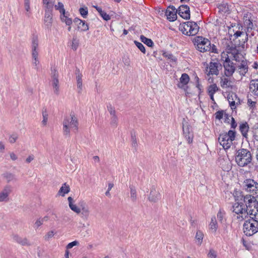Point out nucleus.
Instances as JSON below:
<instances>
[{
  "instance_id": "nucleus-1",
  "label": "nucleus",
  "mask_w": 258,
  "mask_h": 258,
  "mask_svg": "<svg viewBox=\"0 0 258 258\" xmlns=\"http://www.w3.org/2000/svg\"><path fill=\"white\" fill-rule=\"evenodd\" d=\"M235 162L239 167H245L250 164L252 161V155L250 152L246 149H240L236 152Z\"/></svg>"
},
{
  "instance_id": "nucleus-2",
  "label": "nucleus",
  "mask_w": 258,
  "mask_h": 258,
  "mask_svg": "<svg viewBox=\"0 0 258 258\" xmlns=\"http://www.w3.org/2000/svg\"><path fill=\"white\" fill-rule=\"evenodd\" d=\"M236 132L230 130L228 133H223L219 135L218 141L225 150L229 149L235 140Z\"/></svg>"
},
{
  "instance_id": "nucleus-3",
  "label": "nucleus",
  "mask_w": 258,
  "mask_h": 258,
  "mask_svg": "<svg viewBox=\"0 0 258 258\" xmlns=\"http://www.w3.org/2000/svg\"><path fill=\"white\" fill-rule=\"evenodd\" d=\"M244 233L250 236L258 232V222L253 218H249L245 221L243 225Z\"/></svg>"
},
{
  "instance_id": "nucleus-4",
  "label": "nucleus",
  "mask_w": 258,
  "mask_h": 258,
  "mask_svg": "<svg viewBox=\"0 0 258 258\" xmlns=\"http://www.w3.org/2000/svg\"><path fill=\"white\" fill-rule=\"evenodd\" d=\"M244 205L246 213L247 214H252L256 209H257L258 201L256 200V197L251 195H246Z\"/></svg>"
},
{
  "instance_id": "nucleus-5",
  "label": "nucleus",
  "mask_w": 258,
  "mask_h": 258,
  "mask_svg": "<svg viewBox=\"0 0 258 258\" xmlns=\"http://www.w3.org/2000/svg\"><path fill=\"white\" fill-rule=\"evenodd\" d=\"M195 45H196L197 49L202 52L209 51L208 46L211 44L210 41L203 36H197L193 40Z\"/></svg>"
},
{
  "instance_id": "nucleus-6",
  "label": "nucleus",
  "mask_w": 258,
  "mask_h": 258,
  "mask_svg": "<svg viewBox=\"0 0 258 258\" xmlns=\"http://www.w3.org/2000/svg\"><path fill=\"white\" fill-rule=\"evenodd\" d=\"M182 131L184 138L190 144L192 143L194 139V132L192 126L186 121L184 118L182 120Z\"/></svg>"
},
{
  "instance_id": "nucleus-7",
  "label": "nucleus",
  "mask_w": 258,
  "mask_h": 258,
  "mask_svg": "<svg viewBox=\"0 0 258 258\" xmlns=\"http://www.w3.org/2000/svg\"><path fill=\"white\" fill-rule=\"evenodd\" d=\"M243 187L247 192H252L253 195L258 192V183L252 179H246L244 181Z\"/></svg>"
},
{
  "instance_id": "nucleus-8",
  "label": "nucleus",
  "mask_w": 258,
  "mask_h": 258,
  "mask_svg": "<svg viewBox=\"0 0 258 258\" xmlns=\"http://www.w3.org/2000/svg\"><path fill=\"white\" fill-rule=\"evenodd\" d=\"M223 67L225 70V75L227 77L232 76L235 71V64L231 61L229 56L226 57Z\"/></svg>"
},
{
  "instance_id": "nucleus-9",
  "label": "nucleus",
  "mask_w": 258,
  "mask_h": 258,
  "mask_svg": "<svg viewBox=\"0 0 258 258\" xmlns=\"http://www.w3.org/2000/svg\"><path fill=\"white\" fill-rule=\"evenodd\" d=\"M183 24H186L187 28H189L188 32H185L186 35L194 36L198 33L200 27L196 22L194 21H187L183 22Z\"/></svg>"
},
{
  "instance_id": "nucleus-10",
  "label": "nucleus",
  "mask_w": 258,
  "mask_h": 258,
  "mask_svg": "<svg viewBox=\"0 0 258 258\" xmlns=\"http://www.w3.org/2000/svg\"><path fill=\"white\" fill-rule=\"evenodd\" d=\"M178 14L182 18L188 20L190 18V8L186 5H182L177 9Z\"/></svg>"
},
{
  "instance_id": "nucleus-11",
  "label": "nucleus",
  "mask_w": 258,
  "mask_h": 258,
  "mask_svg": "<svg viewBox=\"0 0 258 258\" xmlns=\"http://www.w3.org/2000/svg\"><path fill=\"white\" fill-rule=\"evenodd\" d=\"M107 110L110 115V124L115 127L117 126L118 124V117L116 114V111L114 107L111 104H108L107 106Z\"/></svg>"
},
{
  "instance_id": "nucleus-12",
  "label": "nucleus",
  "mask_w": 258,
  "mask_h": 258,
  "mask_svg": "<svg viewBox=\"0 0 258 258\" xmlns=\"http://www.w3.org/2000/svg\"><path fill=\"white\" fill-rule=\"evenodd\" d=\"M38 45L39 40L37 35H33L32 38V56L37 57L38 56Z\"/></svg>"
},
{
  "instance_id": "nucleus-13",
  "label": "nucleus",
  "mask_w": 258,
  "mask_h": 258,
  "mask_svg": "<svg viewBox=\"0 0 258 258\" xmlns=\"http://www.w3.org/2000/svg\"><path fill=\"white\" fill-rule=\"evenodd\" d=\"M189 80V77L187 74H182L180 78V83L177 84L178 87L184 89L186 92L188 87L185 86L188 83Z\"/></svg>"
},
{
  "instance_id": "nucleus-14",
  "label": "nucleus",
  "mask_w": 258,
  "mask_h": 258,
  "mask_svg": "<svg viewBox=\"0 0 258 258\" xmlns=\"http://www.w3.org/2000/svg\"><path fill=\"white\" fill-rule=\"evenodd\" d=\"M160 193L156 190L155 187L153 186L151 189L150 195L148 197V200L152 203H156L159 200Z\"/></svg>"
},
{
  "instance_id": "nucleus-15",
  "label": "nucleus",
  "mask_w": 258,
  "mask_h": 258,
  "mask_svg": "<svg viewBox=\"0 0 258 258\" xmlns=\"http://www.w3.org/2000/svg\"><path fill=\"white\" fill-rule=\"evenodd\" d=\"M53 22L52 13H50L49 11L45 12L44 18V23L46 28L50 29Z\"/></svg>"
},
{
  "instance_id": "nucleus-16",
  "label": "nucleus",
  "mask_w": 258,
  "mask_h": 258,
  "mask_svg": "<svg viewBox=\"0 0 258 258\" xmlns=\"http://www.w3.org/2000/svg\"><path fill=\"white\" fill-rule=\"evenodd\" d=\"M233 212L237 214L246 213L245 205L243 202L236 203L233 205Z\"/></svg>"
},
{
  "instance_id": "nucleus-17",
  "label": "nucleus",
  "mask_w": 258,
  "mask_h": 258,
  "mask_svg": "<svg viewBox=\"0 0 258 258\" xmlns=\"http://www.w3.org/2000/svg\"><path fill=\"white\" fill-rule=\"evenodd\" d=\"M220 66L221 68L222 67L221 64L217 62H211L210 63V71L208 73V75H218L219 74V70L218 69V66Z\"/></svg>"
},
{
  "instance_id": "nucleus-18",
  "label": "nucleus",
  "mask_w": 258,
  "mask_h": 258,
  "mask_svg": "<svg viewBox=\"0 0 258 258\" xmlns=\"http://www.w3.org/2000/svg\"><path fill=\"white\" fill-rule=\"evenodd\" d=\"M177 14H178L177 10L176 11L166 10L165 12V15L166 16L167 19L170 22H174L177 19Z\"/></svg>"
},
{
  "instance_id": "nucleus-19",
  "label": "nucleus",
  "mask_w": 258,
  "mask_h": 258,
  "mask_svg": "<svg viewBox=\"0 0 258 258\" xmlns=\"http://www.w3.org/2000/svg\"><path fill=\"white\" fill-rule=\"evenodd\" d=\"M251 14L250 13H247L244 14L243 17L244 24L247 26V29H252L253 24L252 20H251Z\"/></svg>"
},
{
  "instance_id": "nucleus-20",
  "label": "nucleus",
  "mask_w": 258,
  "mask_h": 258,
  "mask_svg": "<svg viewBox=\"0 0 258 258\" xmlns=\"http://www.w3.org/2000/svg\"><path fill=\"white\" fill-rule=\"evenodd\" d=\"M14 240L22 245H31V243L29 242L26 238H22L18 235H15L14 237Z\"/></svg>"
},
{
  "instance_id": "nucleus-21",
  "label": "nucleus",
  "mask_w": 258,
  "mask_h": 258,
  "mask_svg": "<svg viewBox=\"0 0 258 258\" xmlns=\"http://www.w3.org/2000/svg\"><path fill=\"white\" fill-rule=\"evenodd\" d=\"M217 8L218 9V12L222 14L229 13V9L227 3L219 4L217 5Z\"/></svg>"
},
{
  "instance_id": "nucleus-22",
  "label": "nucleus",
  "mask_w": 258,
  "mask_h": 258,
  "mask_svg": "<svg viewBox=\"0 0 258 258\" xmlns=\"http://www.w3.org/2000/svg\"><path fill=\"white\" fill-rule=\"evenodd\" d=\"M93 7L98 11L104 20L107 21L110 19V16L108 15L106 12L102 11L101 8L97 6H94Z\"/></svg>"
},
{
  "instance_id": "nucleus-23",
  "label": "nucleus",
  "mask_w": 258,
  "mask_h": 258,
  "mask_svg": "<svg viewBox=\"0 0 258 258\" xmlns=\"http://www.w3.org/2000/svg\"><path fill=\"white\" fill-rule=\"evenodd\" d=\"M249 126L246 122L242 123L239 126V130L241 133L242 136L244 137H246L247 132L248 131Z\"/></svg>"
},
{
  "instance_id": "nucleus-24",
  "label": "nucleus",
  "mask_w": 258,
  "mask_h": 258,
  "mask_svg": "<svg viewBox=\"0 0 258 258\" xmlns=\"http://www.w3.org/2000/svg\"><path fill=\"white\" fill-rule=\"evenodd\" d=\"M70 188L69 185H67L66 183H64L62 185V186L60 188L58 194L63 197L64 196L65 194H67L70 192Z\"/></svg>"
},
{
  "instance_id": "nucleus-25",
  "label": "nucleus",
  "mask_w": 258,
  "mask_h": 258,
  "mask_svg": "<svg viewBox=\"0 0 258 258\" xmlns=\"http://www.w3.org/2000/svg\"><path fill=\"white\" fill-rule=\"evenodd\" d=\"M140 39L142 42L149 47H152L154 45V42L151 39L147 38L143 35H141Z\"/></svg>"
},
{
  "instance_id": "nucleus-26",
  "label": "nucleus",
  "mask_w": 258,
  "mask_h": 258,
  "mask_svg": "<svg viewBox=\"0 0 258 258\" xmlns=\"http://www.w3.org/2000/svg\"><path fill=\"white\" fill-rule=\"evenodd\" d=\"M71 117V121L70 123L72 127H75V129L77 131L78 129V121L77 118L75 117L74 114L71 113L70 114Z\"/></svg>"
},
{
  "instance_id": "nucleus-27",
  "label": "nucleus",
  "mask_w": 258,
  "mask_h": 258,
  "mask_svg": "<svg viewBox=\"0 0 258 258\" xmlns=\"http://www.w3.org/2000/svg\"><path fill=\"white\" fill-rule=\"evenodd\" d=\"M230 81L228 78H221L220 85L222 88L225 87L232 88V86L230 85Z\"/></svg>"
},
{
  "instance_id": "nucleus-28",
  "label": "nucleus",
  "mask_w": 258,
  "mask_h": 258,
  "mask_svg": "<svg viewBox=\"0 0 258 258\" xmlns=\"http://www.w3.org/2000/svg\"><path fill=\"white\" fill-rule=\"evenodd\" d=\"M210 228L212 230H213L214 232H216L218 228V224L216 219L215 217H213L211 218V221L209 225Z\"/></svg>"
},
{
  "instance_id": "nucleus-29",
  "label": "nucleus",
  "mask_w": 258,
  "mask_h": 258,
  "mask_svg": "<svg viewBox=\"0 0 258 258\" xmlns=\"http://www.w3.org/2000/svg\"><path fill=\"white\" fill-rule=\"evenodd\" d=\"M82 74H79V75H78L76 76L77 87H78V88L79 89L78 91L79 93H81L82 90Z\"/></svg>"
},
{
  "instance_id": "nucleus-30",
  "label": "nucleus",
  "mask_w": 258,
  "mask_h": 258,
  "mask_svg": "<svg viewBox=\"0 0 258 258\" xmlns=\"http://www.w3.org/2000/svg\"><path fill=\"white\" fill-rule=\"evenodd\" d=\"M163 56L166 58H167V59H170L171 61L174 62L175 63L177 62V58L173 56V55L169 53L168 52H164L163 53Z\"/></svg>"
},
{
  "instance_id": "nucleus-31",
  "label": "nucleus",
  "mask_w": 258,
  "mask_h": 258,
  "mask_svg": "<svg viewBox=\"0 0 258 258\" xmlns=\"http://www.w3.org/2000/svg\"><path fill=\"white\" fill-rule=\"evenodd\" d=\"M218 90L219 88L217 86V85L213 84L208 87V94H214Z\"/></svg>"
},
{
  "instance_id": "nucleus-32",
  "label": "nucleus",
  "mask_w": 258,
  "mask_h": 258,
  "mask_svg": "<svg viewBox=\"0 0 258 258\" xmlns=\"http://www.w3.org/2000/svg\"><path fill=\"white\" fill-rule=\"evenodd\" d=\"M131 198L133 202H135L137 199V192L135 187L133 185L130 186Z\"/></svg>"
},
{
  "instance_id": "nucleus-33",
  "label": "nucleus",
  "mask_w": 258,
  "mask_h": 258,
  "mask_svg": "<svg viewBox=\"0 0 258 258\" xmlns=\"http://www.w3.org/2000/svg\"><path fill=\"white\" fill-rule=\"evenodd\" d=\"M52 85L54 89V92L56 95L59 94V81L58 79H55L52 81Z\"/></svg>"
},
{
  "instance_id": "nucleus-34",
  "label": "nucleus",
  "mask_w": 258,
  "mask_h": 258,
  "mask_svg": "<svg viewBox=\"0 0 258 258\" xmlns=\"http://www.w3.org/2000/svg\"><path fill=\"white\" fill-rule=\"evenodd\" d=\"M24 6L27 12L26 15L29 17L30 12V0H24Z\"/></svg>"
},
{
  "instance_id": "nucleus-35",
  "label": "nucleus",
  "mask_w": 258,
  "mask_h": 258,
  "mask_svg": "<svg viewBox=\"0 0 258 258\" xmlns=\"http://www.w3.org/2000/svg\"><path fill=\"white\" fill-rule=\"evenodd\" d=\"M83 21L84 22V26L83 25V23H79L78 29V30H80L81 31H86L89 30V26L85 20H83Z\"/></svg>"
},
{
  "instance_id": "nucleus-36",
  "label": "nucleus",
  "mask_w": 258,
  "mask_h": 258,
  "mask_svg": "<svg viewBox=\"0 0 258 258\" xmlns=\"http://www.w3.org/2000/svg\"><path fill=\"white\" fill-rule=\"evenodd\" d=\"M204 234L203 232L199 230L197 232L195 238L198 241V244L201 245L203 239Z\"/></svg>"
},
{
  "instance_id": "nucleus-37",
  "label": "nucleus",
  "mask_w": 258,
  "mask_h": 258,
  "mask_svg": "<svg viewBox=\"0 0 258 258\" xmlns=\"http://www.w3.org/2000/svg\"><path fill=\"white\" fill-rule=\"evenodd\" d=\"M79 12L83 18H86L88 14L87 7H83L79 9Z\"/></svg>"
},
{
  "instance_id": "nucleus-38",
  "label": "nucleus",
  "mask_w": 258,
  "mask_h": 258,
  "mask_svg": "<svg viewBox=\"0 0 258 258\" xmlns=\"http://www.w3.org/2000/svg\"><path fill=\"white\" fill-rule=\"evenodd\" d=\"M134 43L136 46L140 50V51L144 54L146 53V49L144 45L141 43L137 40L134 41Z\"/></svg>"
},
{
  "instance_id": "nucleus-39",
  "label": "nucleus",
  "mask_w": 258,
  "mask_h": 258,
  "mask_svg": "<svg viewBox=\"0 0 258 258\" xmlns=\"http://www.w3.org/2000/svg\"><path fill=\"white\" fill-rule=\"evenodd\" d=\"M4 176L10 182L15 179V175L10 172H6L4 174Z\"/></svg>"
},
{
  "instance_id": "nucleus-40",
  "label": "nucleus",
  "mask_w": 258,
  "mask_h": 258,
  "mask_svg": "<svg viewBox=\"0 0 258 258\" xmlns=\"http://www.w3.org/2000/svg\"><path fill=\"white\" fill-rule=\"evenodd\" d=\"M79 46V40L77 38L74 37L72 40V48L74 50H76Z\"/></svg>"
},
{
  "instance_id": "nucleus-41",
  "label": "nucleus",
  "mask_w": 258,
  "mask_h": 258,
  "mask_svg": "<svg viewBox=\"0 0 258 258\" xmlns=\"http://www.w3.org/2000/svg\"><path fill=\"white\" fill-rule=\"evenodd\" d=\"M225 215V212L224 211H222L221 210H220L218 213H217V218L218 220L221 222H223V220L224 218V216Z\"/></svg>"
},
{
  "instance_id": "nucleus-42",
  "label": "nucleus",
  "mask_w": 258,
  "mask_h": 258,
  "mask_svg": "<svg viewBox=\"0 0 258 258\" xmlns=\"http://www.w3.org/2000/svg\"><path fill=\"white\" fill-rule=\"evenodd\" d=\"M131 134L132 145L134 147H136L137 146L138 144H137V141L136 136L135 133L134 132L132 131Z\"/></svg>"
},
{
  "instance_id": "nucleus-43",
  "label": "nucleus",
  "mask_w": 258,
  "mask_h": 258,
  "mask_svg": "<svg viewBox=\"0 0 258 258\" xmlns=\"http://www.w3.org/2000/svg\"><path fill=\"white\" fill-rule=\"evenodd\" d=\"M60 19L62 22H64L67 25L70 26L72 24V20L71 18H68L67 16L63 17H61Z\"/></svg>"
},
{
  "instance_id": "nucleus-44",
  "label": "nucleus",
  "mask_w": 258,
  "mask_h": 258,
  "mask_svg": "<svg viewBox=\"0 0 258 258\" xmlns=\"http://www.w3.org/2000/svg\"><path fill=\"white\" fill-rule=\"evenodd\" d=\"M55 233H56V232H54V231L53 230H51V231H48L46 233V234L44 236V239L46 241L49 240V239L52 238L54 235V234Z\"/></svg>"
},
{
  "instance_id": "nucleus-45",
  "label": "nucleus",
  "mask_w": 258,
  "mask_h": 258,
  "mask_svg": "<svg viewBox=\"0 0 258 258\" xmlns=\"http://www.w3.org/2000/svg\"><path fill=\"white\" fill-rule=\"evenodd\" d=\"M51 77L52 81L55 79H58V74L56 69H51Z\"/></svg>"
},
{
  "instance_id": "nucleus-46",
  "label": "nucleus",
  "mask_w": 258,
  "mask_h": 258,
  "mask_svg": "<svg viewBox=\"0 0 258 258\" xmlns=\"http://www.w3.org/2000/svg\"><path fill=\"white\" fill-rule=\"evenodd\" d=\"M234 198L236 203L243 202L244 203V202L246 199V195L243 194L241 195V196H236Z\"/></svg>"
},
{
  "instance_id": "nucleus-47",
  "label": "nucleus",
  "mask_w": 258,
  "mask_h": 258,
  "mask_svg": "<svg viewBox=\"0 0 258 258\" xmlns=\"http://www.w3.org/2000/svg\"><path fill=\"white\" fill-rule=\"evenodd\" d=\"M18 138V136L17 134H13L10 136L9 141L10 143L13 144L16 142Z\"/></svg>"
},
{
  "instance_id": "nucleus-48",
  "label": "nucleus",
  "mask_w": 258,
  "mask_h": 258,
  "mask_svg": "<svg viewBox=\"0 0 258 258\" xmlns=\"http://www.w3.org/2000/svg\"><path fill=\"white\" fill-rule=\"evenodd\" d=\"M45 12L49 11L50 13H52L53 8V4L51 3H48V4H45Z\"/></svg>"
},
{
  "instance_id": "nucleus-49",
  "label": "nucleus",
  "mask_w": 258,
  "mask_h": 258,
  "mask_svg": "<svg viewBox=\"0 0 258 258\" xmlns=\"http://www.w3.org/2000/svg\"><path fill=\"white\" fill-rule=\"evenodd\" d=\"M79 244V242L78 241L75 240L73 242H71L66 246V250H69V249L72 248L73 246L78 245Z\"/></svg>"
},
{
  "instance_id": "nucleus-50",
  "label": "nucleus",
  "mask_w": 258,
  "mask_h": 258,
  "mask_svg": "<svg viewBox=\"0 0 258 258\" xmlns=\"http://www.w3.org/2000/svg\"><path fill=\"white\" fill-rule=\"evenodd\" d=\"M188 28H187L186 24H183V23H182V24H180L179 29L183 34L185 35V32H188V31H187Z\"/></svg>"
},
{
  "instance_id": "nucleus-51",
  "label": "nucleus",
  "mask_w": 258,
  "mask_h": 258,
  "mask_svg": "<svg viewBox=\"0 0 258 258\" xmlns=\"http://www.w3.org/2000/svg\"><path fill=\"white\" fill-rule=\"evenodd\" d=\"M42 115L43 119L42 121V123L43 125H46L48 119V114L47 113L46 109L44 111H43Z\"/></svg>"
},
{
  "instance_id": "nucleus-52",
  "label": "nucleus",
  "mask_w": 258,
  "mask_h": 258,
  "mask_svg": "<svg viewBox=\"0 0 258 258\" xmlns=\"http://www.w3.org/2000/svg\"><path fill=\"white\" fill-rule=\"evenodd\" d=\"M12 191V187L10 185H7L5 187L2 192H4V194H6L8 196H9V194Z\"/></svg>"
},
{
  "instance_id": "nucleus-53",
  "label": "nucleus",
  "mask_w": 258,
  "mask_h": 258,
  "mask_svg": "<svg viewBox=\"0 0 258 258\" xmlns=\"http://www.w3.org/2000/svg\"><path fill=\"white\" fill-rule=\"evenodd\" d=\"M70 209L73 211L74 212H76L77 214H79L81 212V210L80 208H79L76 205L71 204L69 206Z\"/></svg>"
},
{
  "instance_id": "nucleus-54",
  "label": "nucleus",
  "mask_w": 258,
  "mask_h": 258,
  "mask_svg": "<svg viewBox=\"0 0 258 258\" xmlns=\"http://www.w3.org/2000/svg\"><path fill=\"white\" fill-rule=\"evenodd\" d=\"M250 216H252V217L250 216V218H253L255 220H256V221L258 222V209H256L255 211H254L252 214H248Z\"/></svg>"
},
{
  "instance_id": "nucleus-55",
  "label": "nucleus",
  "mask_w": 258,
  "mask_h": 258,
  "mask_svg": "<svg viewBox=\"0 0 258 258\" xmlns=\"http://www.w3.org/2000/svg\"><path fill=\"white\" fill-rule=\"evenodd\" d=\"M208 47H209V49H210V50L209 51H210L211 52L215 53H218V50H217L216 46L215 45H214V44L211 45V44H210V46H208Z\"/></svg>"
},
{
  "instance_id": "nucleus-56",
  "label": "nucleus",
  "mask_w": 258,
  "mask_h": 258,
  "mask_svg": "<svg viewBox=\"0 0 258 258\" xmlns=\"http://www.w3.org/2000/svg\"><path fill=\"white\" fill-rule=\"evenodd\" d=\"M223 110H219L215 113V118L217 119L220 120L223 116Z\"/></svg>"
},
{
  "instance_id": "nucleus-57",
  "label": "nucleus",
  "mask_w": 258,
  "mask_h": 258,
  "mask_svg": "<svg viewBox=\"0 0 258 258\" xmlns=\"http://www.w3.org/2000/svg\"><path fill=\"white\" fill-rule=\"evenodd\" d=\"M237 98H238V96L235 93L232 92L231 94H229L228 95V100L229 99L230 100H236Z\"/></svg>"
},
{
  "instance_id": "nucleus-58",
  "label": "nucleus",
  "mask_w": 258,
  "mask_h": 258,
  "mask_svg": "<svg viewBox=\"0 0 258 258\" xmlns=\"http://www.w3.org/2000/svg\"><path fill=\"white\" fill-rule=\"evenodd\" d=\"M8 197V196L6 194L1 192L0 193V202L7 201Z\"/></svg>"
},
{
  "instance_id": "nucleus-59",
  "label": "nucleus",
  "mask_w": 258,
  "mask_h": 258,
  "mask_svg": "<svg viewBox=\"0 0 258 258\" xmlns=\"http://www.w3.org/2000/svg\"><path fill=\"white\" fill-rule=\"evenodd\" d=\"M247 104L250 108H253L255 107L256 102L252 101L250 99H248Z\"/></svg>"
},
{
  "instance_id": "nucleus-60",
  "label": "nucleus",
  "mask_w": 258,
  "mask_h": 258,
  "mask_svg": "<svg viewBox=\"0 0 258 258\" xmlns=\"http://www.w3.org/2000/svg\"><path fill=\"white\" fill-rule=\"evenodd\" d=\"M208 256L210 258H216L217 255L216 252L213 249H210L208 253Z\"/></svg>"
},
{
  "instance_id": "nucleus-61",
  "label": "nucleus",
  "mask_w": 258,
  "mask_h": 258,
  "mask_svg": "<svg viewBox=\"0 0 258 258\" xmlns=\"http://www.w3.org/2000/svg\"><path fill=\"white\" fill-rule=\"evenodd\" d=\"M231 128L235 129L236 127L237 124L233 117H231Z\"/></svg>"
},
{
  "instance_id": "nucleus-62",
  "label": "nucleus",
  "mask_w": 258,
  "mask_h": 258,
  "mask_svg": "<svg viewBox=\"0 0 258 258\" xmlns=\"http://www.w3.org/2000/svg\"><path fill=\"white\" fill-rule=\"evenodd\" d=\"M229 105L231 107L232 110H234L236 109V103L235 100H228Z\"/></svg>"
},
{
  "instance_id": "nucleus-63",
  "label": "nucleus",
  "mask_w": 258,
  "mask_h": 258,
  "mask_svg": "<svg viewBox=\"0 0 258 258\" xmlns=\"http://www.w3.org/2000/svg\"><path fill=\"white\" fill-rule=\"evenodd\" d=\"M82 214L85 216V217H87L89 215V210L85 207H82Z\"/></svg>"
},
{
  "instance_id": "nucleus-64",
  "label": "nucleus",
  "mask_w": 258,
  "mask_h": 258,
  "mask_svg": "<svg viewBox=\"0 0 258 258\" xmlns=\"http://www.w3.org/2000/svg\"><path fill=\"white\" fill-rule=\"evenodd\" d=\"M253 138L257 141H258V127L255 128L253 131Z\"/></svg>"
}]
</instances>
